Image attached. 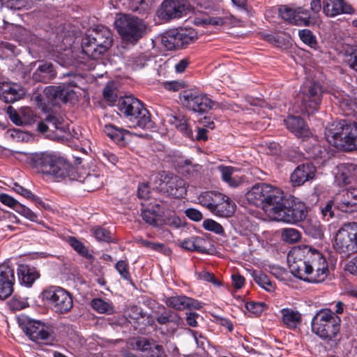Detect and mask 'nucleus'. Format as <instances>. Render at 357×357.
<instances>
[{
	"mask_svg": "<svg viewBox=\"0 0 357 357\" xmlns=\"http://www.w3.org/2000/svg\"><path fill=\"white\" fill-rule=\"evenodd\" d=\"M224 195L219 192L213 191H208L202 192L198 197L199 203L208 208L211 212L220 201L223 200Z\"/></svg>",
	"mask_w": 357,
	"mask_h": 357,
	"instance_id": "obj_33",
	"label": "nucleus"
},
{
	"mask_svg": "<svg viewBox=\"0 0 357 357\" xmlns=\"http://www.w3.org/2000/svg\"><path fill=\"white\" fill-rule=\"evenodd\" d=\"M187 10L185 0H165L162 3L159 16L165 20L178 18L186 14Z\"/></svg>",
	"mask_w": 357,
	"mask_h": 357,
	"instance_id": "obj_17",
	"label": "nucleus"
},
{
	"mask_svg": "<svg viewBox=\"0 0 357 357\" xmlns=\"http://www.w3.org/2000/svg\"><path fill=\"white\" fill-rule=\"evenodd\" d=\"M115 268L121 276L126 280H130V275L128 271V264L124 260H120L116 262Z\"/></svg>",
	"mask_w": 357,
	"mask_h": 357,
	"instance_id": "obj_60",
	"label": "nucleus"
},
{
	"mask_svg": "<svg viewBox=\"0 0 357 357\" xmlns=\"http://www.w3.org/2000/svg\"><path fill=\"white\" fill-rule=\"evenodd\" d=\"M335 207L340 211L352 213L357 211V188L343 192L340 199L336 201Z\"/></svg>",
	"mask_w": 357,
	"mask_h": 357,
	"instance_id": "obj_21",
	"label": "nucleus"
},
{
	"mask_svg": "<svg viewBox=\"0 0 357 357\" xmlns=\"http://www.w3.org/2000/svg\"><path fill=\"white\" fill-rule=\"evenodd\" d=\"M156 321L161 325L172 323L178 326L180 324L181 318L177 313L169 310H165L162 312L158 314Z\"/></svg>",
	"mask_w": 357,
	"mask_h": 357,
	"instance_id": "obj_41",
	"label": "nucleus"
},
{
	"mask_svg": "<svg viewBox=\"0 0 357 357\" xmlns=\"http://www.w3.org/2000/svg\"><path fill=\"white\" fill-rule=\"evenodd\" d=\"M299 37L301 40L311 47H315L317 42L312 32L308 29H303L299 31Z\"/></svg>",
	"mask_w": 357,
	"mask_h": 357,
	"instance_id": "obj_55",
	"label": "nucleus"
},
{
	"mask_svg": "<svg viewBox=\"0 0 357 357\" xmlns=\"http://www.w3.org/2000/svg\"><path fill=\"white\" fill-rule=\"evenodd\" d=\"M56 77V70L50 62H43L38 66L32 75V79L38 82L47 83Z\"/></svg>",
	"mask_w": 357,
	"mask_h": 357,
	"instance_id": "obj_26",
	"label": "nucleus"
},
{
	"mask_svg": "<svg viewBox=\"0 0 357 357\" xmlns=\"http://www.w3.org/2000/svg\"><path fill=\"white\" fill-rule=\"evenodd\" d=\"M225 23L223 18L220 17H206L204 18H196V24H212L222 25Z\"/></svg>",
	"mask_w": 357,
	"mask_h": 357,
	"instance_id": "obj_58",
	"label": "nucleus"
},
{
	"mask_svg": "<svg viewBox=\"0 0 357 357\" xmlns=\"http://www.w3.org/2000/svg\"><path fill=\"white\" fill-rule=\"evenodd\" d=\"M302 255H303V257L305 259L307 264L310 265L316 261H322V258L324 256L319 252H318L315 249H312L311 248H305L303 250H301Z\"/></svg>",
	"mask_w": 357,
	"mask_h": 357,
	"instance_id": "obj_50",
	"label": "nucleus"
},
{
	"mask_svg": "<svg viewBox=\"0 0 357 357\" xmlns=\"http://www.w3.org/2000/svg\"><path fill=\"white\" fill-rule=\"evenodd\" d=\"M316 167L310 162L298 165L291 174V182L294 186H301L306 181L314 178Z\"/></svg>",
	"mask_w": 357,
	"mask_h": 357,
	"instance_id": "obj_19",
	"label": "nucleus"
},
{
	"mask_svg": "<svg viewBox=\"0 0 357 357\" xmlns=\"http://www.w3.org/2000/svg\"><path fill=\"white\" fill-rule=\"evenodd\" d=\"M146 353L151 357H161L163 354L162 346L153 340V345L149 346Z\"/></svg>",
	"mask_w": 357,
	"mask_h": 357,
	"instance_id": "obj_62",
	"label": "nucleus"
},
{
	"mask_svg": "<svg viewBox=\"0 0 357 357\" xmlns=\"http://www.w3.org/2000/svg\"><path fill=\"white\" fill-rule=\"evenodd\" d=\"M310 277L309 281L314 282H321L324 281L327 275L328 264L326 259L322 258V261H318L309 265Z\"/></svg>",
	"mask_w": 357,
	"mask_h": 357,
	"instance_id": "obj_29",
	"label": "nucleus"
},
{
	"mask_svg": "<svg viewBox=\"0 0 357 357\" xmlns=\"http://www.w3.org/2000/svg\"><path fill=\"white\" fill-rule=\"evenodd\" d=\"M112 42L111 31L105 26L98 27L83 39L81 53L96 58L105 53L112 46Z\"/></svg>",
	"mask_w": 357,
	"mask_h": 357,
	"instance_id": "obj_6",
	"label": "nucleus"
},
{
	"mask_svg": "<svg viewBox=\"0 0 357 357\" xmlns=\"http://www.w3.org/2000/svg\"><path fill=\"white\" fill-rule=\"evenodd\" d=\"M6 113L10 119L16 125L20 126L23 123V121L20 118L17 111L12 107L8 106L6 109Z\"/></svg>",
	"mask_w": 357,
	"mask_h": 357,
	"instance_id": "obj_64",
	"label": "nucleus"
},
{
	"mask_svg": "<svg viewBox=\"0 0 357 357\" xmlns=\"http://www.w3.org/2000/svg\"><path fill=\"white\" fill-rule=\"evenodd\" d=\"M150 60L144 54H140L130 58L127 64L134 70H139L149 65Z\"/></svg>",
	"mask_w": 357,
	"mask_h": 357,
	"instance_id": "obj_47",
	"label": "nucleus"
},
{
	"mask_svg": "<svg viewBox=\"0 0 357 357\" xmlns=\"http://www.w3.org/2000/svg\"><path fill=\"white\" fill-rule=\"evenodd\" d=\"M115 27L125 41L136 43L146 32V25L139 17L131 15H123L116 20Z\"/></svg>",
	"mask_w": 357,
	"mask_h": 357,
	"instance_id": "obj_8",
	"label": "nucleus"
},
{
	"mask_svg": "<svg viewBox=\"0 0 357 357\" xmlns=\"http://www.w3.org/2000/svg\"><path fill=\"white\" fill-rule=\"evenodd\" d=\"M253 279L255 282L266 290L271 291L273 289V285L268 277L261 271H255L253 273Z\"/></svg>",
	"mask_w": 357,
	"mask_h": 357,
	"instance_id": "obj_48",
	"label": "nucleus"
},
{
	"mask_svg": "<svg viewBox=\"0 0 357 357\" xmlns=\"http://www.w3.org/2000/svg\"><path fill=\"white\" fill-rule=\"evenodd\" d=\"M68 243L73 248V249L82 257H84L86 259H91L92 257V255L88 252V250L84 245L76 238L69 237Z\"/></svg>",
	"mask_w": 357,
	"mask_h": 357,
	"instance_id": "obj_54",
	"label": "nucleus"
},
{
	"mask_svg": "<svg viewBox=\"0 0 357 357\" xmlns=\"http://www.w3.org/2000/svg\"><path fill=\"white\" fill-rule=\"evenodd\" d=\"M236 211V204L228 197L224 195L223 200L215 205L211 213L222 218L231 217Z\"/></svg>",
	"mask_w": 357,
	"mask_h": 357,
	"instance_id": "obj_30",
	"label": "nucleus"
},
{
	"mask_svg": "<svg viewBox=\"0 0 357 357\" xmlns=\"http://www.w3.org/2000/svg\"><path fill=\"white\" fill-rule=\"evenodd\" d=\"M132 320L138 325L142 324L144 326L147 324L151 325L152 323L151 322H153V321L150 319L149 315L144 312L142 309L137 306H132L128 310L127 316L119 317L116 321V324L123 326L128 322H131Z\"/></svg>",
	"mask_w": 357,
	"mask_h": 357,
	"instance_id": "obj_22",
	"label": "nucleus"
},
{
	"mask_svg": "<svg viewBox=\"0 0 357 357\" xmlns=\"http://www.w3.org/2000/svg\"><path fill=\"white\" fill-rule=\"evenodd\" d=\"M45 120L49 125L50 131H60L61 133L65 132V128L63 126V120L61 117L49 114L45 118Z\"/></svg>",
	"mask_w": 357,
	"mask_h": 357,
	"instance_id": "obj_51",
	"label": "nucleus"
},
{
	"mask_svg": "<svg viewBox=\"0 0 357 357\" xmlns=\"http://www.w3.org/2000/svg\"><path fill=\"white\" fill-rule=\"evenodd\" d=\"M180 100L184 107L199 113L208 112L214 105L206 94L196 89L183 91L180 94Z\"/></svg>",
	"mask_w": 357,
	"mask_h": 357,
	"instance_id": "obj_13",
	"label": "nucleus"
},
{
	"mask_svg": "<svg viewBox=\"0 0 357 357\" xmlns=\"http://www.w3.org/2000/svg\"><path fill=\"white\" fill-rule=\"evenodd\" d=\"M105 134L116 143H121L125 140V134L128 132L126 130L119 128L113 125L108 124L105 126Z\"/></svg>",
	"mask_w": 357,
	"mask_h": 357,
	"instance_id": "obj_42",
	"label": "nucleus"
},
{
	"mask_svg": "<svg viewBox=\"0 0 357 357\" xmlns=\"http://www.w3.org/2000/svg\"><path fill=\"white\" fill-rule=\"evenodd\" d=\"M159 190L163 194L174 197H183L187 192L186 182L181 177L171 173L160 175Z\"/></svg>",
	"mask_w": 357,
	"mask_h": 357,
	"instance_id": "obj_14",
	"label": "nucleus"
},
{
	"mask_svg": "<svg viewBox=\"0 0 357 357\" xmlns=\"http://www.w3.org/2000/svg\"><path fill=\"white\" fill-rule=\"evenodd\" d=\"M301 238L300 231L294 228H285L281 231V239L282 241L293 244L298 242Z\"/></svg>",
	"mask_w": 357,
	"mask_h": 357,
	"instance_id": "obj_46",
	"label": "nucleus"
},
{
	"mask_svg": "<svg viewBox=\"0 0 357 357\" xmlns=\"http://www.w3.org/2000/svg\"><path fill=\"white\" fill-rule=\"evenodd\" d=\"M45 95L52 101L61 100L67 102V91L61 86H49L44 90Z\"/></svg>",
	"mask_w": 357,
	"mask_h": 357,
	"instance_id": "obj_37",
	"label": "nucleus"
},
{
	"mask_svg": "<svg viewBox=\"0 0 357 357\" xmlns=\"http://www.w3.org/2000/svg\"><path fill=\"white\" fill-rule=\"evenodd\" d=\"M302 255H303V257L305 259L307 264L310 265L316 261H322V258L324 256L319 252H318L315 249H312L311 248H305L303 250H301Z\"/></svg>",
	"mask_w": 357,
	"mask_h": 357,
	"instance_id": "obj_49",
	"label": "nucleus"
},
{
	"mask_svg": "<svg viewBox=\"0 0 357 357\" xmlns=\"http://www.w3.org/2000/svg\"><path fill=\"white\" fill-rule=\"evenodd\" d=\"M153 345V340L146 337H138L135 340V346L139 351L147 352L149 346Z\"/></svg>",
	"mask_w": 357,
	"mask_h": 357,
	"instance_id": "obj_59",
	"label": "nucleus"
},
{
	"mask_svg": "<svg viewBox=\"0 0 357 357\" xmlns=\"http://www.w3.org/2000/svg\"><path fill=\"white\" fill-rule=\"evenodd\" d=\"M0 98L6 102H13L20 100L24 94L22 86L16 83H0Z\"/></svg>",
	"mask_w": 357,
	"mask_h": 357,
	"instance_id": "obj_25",
	"label": "nucleus"
},
{
	"mask_svg": "<svg viewBox=\"0 0 357 357\" xmlns=\"http://www.w3.org/2000/svg\"><path fill=\"white\" fill-rule=\"evenodd\" d=\"M218 171L220 172L222 179L227 183L230 186H238L239 182L231 177L234 168L230 166H225L223 165H219L218 167Z\"/></svg>",
	"mask_w": 357,
	"mask_h": 357,
	"instance_id": "obj_45",
	"label": "nucleus"
},
{
	"mask_svg": "<svg viewBox=\"0 0 357 357\" xmlns=\"http://www.w3.org/2000/svg\"><path fill=\"white\" fill-rule=\"evenodd\" d=\"M77 181L84 183L85 190L89 192L100 188L103 184L102 178L94 174H89L82 180L80 176H77Z\"/></svg>",
	"mask_w": 357,
	"mask_h": 357,
	"instance_id": "obj_40",
	"label": "nucleus"
},
{
	"mask_svg": "<svg viewBox=\"0 0 357 357\" xmlns=\"http://www.w3.org/2000/svg\"><path fill=\"white\" fill-rule=\"evenodd\" d=\"M323 86L314 81H307L301 87L302 109L308 114L317 112L321 102Z\"/></svg>",
	"mask_w": 357,
	"mask_h": 357,
	"instance_id": "obj_12",
	"label": "nucleus"
},
{
	"mask_svg": "<svg viewBox=\"0 0 357 357\" xmlns=\"http://www.w3.org/2000/svg\"><path fill=\"white\" fill-rule=\"evenodd\" d=\"M31 161L35 167L44 174L51 175L55 179L68 178L78 180L75 168L65 158L52 153H40L32 154Z\"/></svg>",
	"mask_w": 357,
	"mask_h": 357,
	"instance_id": "obj_1",
	"label": "nucleus"
},
{
	"mask_svg": "<svg viewBox=\"0 0 357 357\" xmlns=\"http://www.w3.org/2000/svg\"><path fill=\"white\" fill-rule=\"evenodd\" d=\"M266 306V304L264 303H256L253 301L248 302L245 304L246 309L255 314H259L261 313L264 307Z\"/></svg>",
	"mask_w": 357,
	"mask_h": 357,
	"instance_id": "obj_61",
	"label": "nucleus"
},
{
	"mask_svg": "<svg viewBox=\"0 0 357 357\" xmlns=\"http://www.w3.org/2000/svg\"><path fill=\"white\" fill-rule=\"evenodd\" d=\"M197 39V33L192 28L172 29L161 36V43L167 50L184 48Z\"/></svg>",
	"mask_w": 357,
	"mask_h": 357,
	"instance_id": "obj_10",
	"label": "nucleus"
},
{
	"mask_svg": "<svg viewBox=\"0 0 357 357\" xmlns=\"http://www.w3.org/2000/svg\"><path fill=\"white\" fill-rule=\"evenodd\" d=\"M165 304L176 310L185 309H200L202 305L199 301L185 296H174L166 298Z\"/></svg>",
	"mask_w": 357,
	"mask_h": 357,
	"instance_id": "obj_24",
	"label": "nucleus"
},
{
	"mask_svg": "<svg viewBox=\"0 0 357 357\" xmlns=\"http://www.w3.org/2000/svg\"><path fill=\"white\" fill-rule=\"evenodd\" d=\"M323 12L330 17H334L338 15L351 14L354 8L344 0H323Z\"/></svg>",
	"mask_w": 357,
	"mask_h": 357,
	"instance_id": "obj_20",
	"label": "nucleus"
},
{
	"mask_svg": "<svg viewBox=\"0 0 357 357\" xmlns=\"http://www.w3.org/2000/svg\"><path fill=\"white\" fill-rule=\"evenodd\" d=\"M73 307V296L64 289L61 291V295L57 298L52 309L56 313L64 314L70 311Z\"/></svg>",
	"mask_w": 357,
	"mask_h": 357,
	"instance_id": "obj_32",
	"label": "nucleus"
},
{
	"mask_svg": "<svg viewBox=\"0 0 357 357\" xmlns=\"http://www.w3.org/2000/svg\"><path fill=\"white\" fill-rule=\"evenodd\" d=\"M204 241V239L199 236H192L183 240L181 243V246L188 251L194 252L197 251L200 253H206V249L201 245V243Z\"/></svg>",
	"mask_w": 357,
	"mask_h": 357,
	"instance_id": "obj_39",
	"label": "nucleus"
},
{
	"mask_svg": "<svg viewBox=\"0 0 357 357\" xmlns=\"http://www.w3.org/2000/svg\"><path fill=\"white\" fill-rule=\"evenodd\" d=\"M203 227L208 231H213L217 234H223L224 229L218 222L212 219H206L203 222Z\"/></svg>",
	"mask_w": 357,
	"mask_h": 357,
	"instance_id": "obj_56",
	"label": "nucleus"
},
{
	"mask_svg": "<svg viewBox=\"0 0 357 357\" xmlns=\"http://www.w3.org/2000/svg\"><path fill=\"white\" fill-rule=\"evenodd\" d=\"M307 215V208L303 202L287 197L282 193L281 200L272 208L271 216L276 221L296 225L304 221Z\"/></svg>",
	"mask_w": 357,
	"mask_h": 357,
	"instance_id": "obj_4",
	"label": "nucleus"
},
{
	"mask_svg": "<svg viewBox=\"0 0 357 357\" xmlns=\"http://www.w3.org/2000/svg\"><path fill=\"white\" fill-rule=\"evenodd\" d=\"M265 39L278 47H282L289 43V36L280 33L266 35Z\"/></svg>",
	"mask_w": 357,
	"mask_h": 357,
	"instance_id": "obj_52",
	"label": "nucleus"
},
{
	"mask_svg": "<svg viewBox=\"0 0 357 357\" xmlns=\"http://www.w3.org/2000/svg\"><path fill=\"white\" fill-rule=\"evenodd\" d=\"M162 209L159 204H153L141 210V217L143 220L149 225L155 227L163 225L162 215Z\"/></svg>",
	"mask_w": 357,
	"mask_h": 357,
	"instance_id": "obj_23",
	"label": "nucleus"
},
{
	"mask_svg": "<svg viewBox=\"0 0 357 357\" xmlns=\"http://www.w3.org/2000/svg\"><path fill=\"white\" fill-rule=\"evenodd\" d=\"M10 307L13 310H20L28 306V303L23 299L13 297L9 303Z\"/></svg>",
	"mask_w": 357,
	"mask_h": 357,
	"instance_id": "obj_63",
	"label": "nucleus"
},
{
	"mask_svg": "<svg viewBox=\"0 0 357 357\" xmlns=\"http://www.w3.org/2000/svg\"><path fill=\"white\" fill-rule=\"evenodd\" d=\"M301 250L289 254L287 261L290 272L299 279L308 280L310 277L309 264L303 257Z\"/></svg>",
	"mask_w": 357,
	"mask_h": 357,
	"instance_id": "obj_16",
	"label": "nucleus"
},
{
	"mask_svg": "<svg viewBox=\"0 0 357 357\" xmlns=\"http://www.w3.org/2000/svg\"><path fill=\"white\" fill-rule=\"evenodd\" d=\"M91 306L98 313L111 314L114 312V306L112 303L105 301L99 298H93L91 301Z\"/></svg>",
	"mask_w": 357,
	"mask_h": 357,
	"instance_id": "obj_44",
	"label": "nucleus"
},
{
	"mask_svg": "<svg viewBox=\"0 0 357 357\" xmlns=\"http://www.w3.org/2000/svg\"><path fill=\"white\" fill-rule=\"evenodd\" d=\"M334 247L346 256L357 252V222L346 223L338 229Z\"/></svg>",
	"mask_w": 357,
	"mask_h": 357,
	"instance_id": "obj_9",
	"label": "nucleus"
},
{
	"mask_svg": "<svg viewBox=\"0 0 357 357\" xmlns=\"http://www.w3.org/2000/svg\"><path fill=\"white\" fill-rule=\"evenodd\" d=\"M93 236L99 241L111 242L112 238L110 231L100 227H94L91 229Z\"/></svg>",
	"mask_w": 357,
	"mask_h": 357,
	"instance_id": "obj_53",
	"label": "nucleus"
},
{
	"mask_svg": "<svg viewBox=\"0 0 357 357\" xmlns=\"http://www.w3.org/2000/svg\"><path fill=\"white\" fill-rule=\"evenodd\" d=\"M305 232L314 238H321L324 236L322 225L315 218H309L303 222Z\"/></svg>",
	"mask_w": 357,
	"mask_h": 357,
	"instance_id": "obj_36",
	"label": "nucleus"
},
{
	"mask_svg": "<svg viewBox=\"0 0 357 357\" xmlns=\"http://www.w3.org/2000/svg\"><path fill=\"white\" fill-rule=\"evenodd\" d=\"M22 329L29 338L37 344L52 345L56 340L53 326L40 321H29Z\"/></svg>",
	"mask_w": 357,
	"mask_h": 357,
	"instance_id": "obj_11",
	"label": "nucleus"
},
{
	"mask_svg": "<svg viewBox=\"0 0 357 357\" xmlns=\"http://www.w3.org/2000/svg\"><path fill=\"white\" fill-rule=\"evenodd\" d=\"M278 14L283 20L292 24L307 26L310 24V12L302 7L293 8L282 5L278 8Z\"/></svg>",
	"mask_w": 357,
	"mask_h": 357,
	"instance_id": "obj_15",
	"label": "nucleus"
},
{
	"mask_svg": "<svg viewBox=\"0 0 357 357\" xmlns=\"http://www.w3.org/2000/svg\"><path fill=\"white\" fill-rule=\"evenodd\" d=\"M82 50L80 52L75 50H68L63 54L61 56L62 60L61 64L64 66H77L81 61L80 59H84L79 55V53L83 54Z\"/></svg>",
	"mask_w": 357,
	"mask_h": 357,
	"instance_id": "obj_43",
	"label": "nucleus"
},
{
	"mask_svg": "<svg viewBox=\"0 0 357 357\" xmlns=\"http://www.w3.org/2000/svg\"><path fill=\"white\" fill-rule=\"evenodd\" d=\"M118 108L130 123V127L143 129L152 128L150 113L138 99L132 96L121 98L119 100Z\"/></svg>",
	"mask_w": 357,
	"mask_h": 357,
	"instance_id": "obj_3",
	"label": "nucleus"
},
{
	"mask_svg": "<svg viewBox=\"0 0 357 357\" xmlns=\"http://www.w3.org/2000/svg\"><path fill=\"white\" fill-rule=\"evenodd\" d=\"M356 169L357 167L356 165L350 163L338 165L337 167V172L335 174V182L340 186L350 183Z\"/></svg>",
	"mask_w": 357,
	"mask_h": 357,
	"instance_id": "obj_28",
	"label": "nucleus"
},
{
	"mask_svg": "<svg viewBox=\"0 0 357 357\" xmlns=\"http://www.w3.org/2000/svg\"><path fill=\"white\" fill-rule=\"evenodd\" d=\"M340 318L330 310L318 312L312 321V331L325 340H332L340 328Z\"/></svg>",
	"mask_w": 357,
	"mask_h": 357,
	"instance_id": "obj_7",
	"label": "nucleus"
},
{
	"mask_svg": "<svg viewBox=\"0 0 357 357\" xmlns=\"http://www.w3.org/2000/svg\"><path fill=\"white\" fill-rule=\"evenodd\" d=\"M283 192L267 183H257L246 193L247 200L256 206L261 207L271 215L272 208L281 200Z\"/></svg>",
	"mask_w": 357,
	"mask_h": 357,
	"instance_id": "obj_5",
	"label": "nucleus"
},
{
	"mask_svg": "<svg viewBox=\"0 0 357 357\" xmlns=\"http://www.w3.org/2000/svg\"><path fill=\"white\" fill-rule=\"evenodd\" d=\"M17 274L21 283L27 287H31L39 277V274L33 268H30L26 265L19 266Z\"/></svg>",
	"mask_w": 357,
	"mask_h": 357,
	"instance_id": "obj_35",
	"label": "nucleus"
},
{
	"mask_svg": "<svg viewBox=\"0 0 357 357\" xmlns=\"http://www.w3.org/2000/svg\"><path fill=\"white\" fill-rule=\"evenodd\" d=\"M287 128L298 137H306L310 130L304 120L299 116H290L284 120Z\"/></svg>",
	"mask_w": 357,
	"mask_h": 357,
	"instance_id": "obj_27",
	"label": "nucleus"
},
{
	"mask_svg": "<svg viewBox=\"0 0 357 357\" xmlns=\"http://www.w3.org/2000/svg\"><path fill=\"white\" fill-rule=\"evenodd\" d=\"M14 271L8 265H0V299L9 297L13 291Z\"/></svg>",
	"mask_w": 357,
	"mask_h": 357,
	"instance_id": "obj_18",
	"label": "nucleus"
},
{
	"mask_svg": "<svg viewBox=\"0 0 357 357\" xmlns=\"http://www.w3.org/2000/svg\"><path fill=\"white\" fill-rule=\"evenodd\" d=\"M64 289L57 286H50L43 290L40 294L42 301L52 308L57 300L59 296L61 295V291Z\"/></svg>",
	"mask_w": 357,
	"mask_h": 357,
	"instance_id": "obj_38",
	"label": "nucleus"
},
{
	"mask_svg": "<svg viewBox=\"0 0 357 357\" xmlns=\"http://www.w3.org/2000/svg\"><path fill=\"white\" fill-rule=\"evenodd\" d=\"M168 122L186 137L189 138L194 137V134L190 127L188 119L185 116L181 114H171L168 116Z\"/></svg>",
	"mask_w": 357,
	"mask_h": 357,
	"instance_id": "obj_31",
	"label": "nucleus"
},
{
	"mask_svg": "<svg viewBox=\"0 0 357 357\" xmlns=\"http://www.w3.org/2000/svg\"><path fill=\"white\" fill-rule=\"evenodd\" d=\"M15 46L10 43L0 40V56L6 58L14 54Z\"/></svg>",
	"mask_w": 357,
	"mask_h": 357,
	"instance_id": "obj_57",
	"label": "nucleus"
},
{
	"mask_svg": "<svg viewBox=\"0 0 357 357\" xmlns=\"http://www.w3.org/2000/svg\"><path fill=\"white\" fill-rule=\"evenodd\" d=\"M325 137L335 147L344 151L357 149V122L347 120L334 121L326 128Z\"/></svg>",
	"mask_w": 357,
	"mask_h": 357,
	"instance_id": "obj_2",
	"label": "nucleus"
},
{
	"mask_svg": "<svg viewBox=\"0 0 357 357\" xmlns=\"http://www.w3.org/2000/svg\"><path fill=\"white\" fill-rule=\"evenodd\" d=\"M282 319L283 324L290 329H295L301 324V314L290 308L281 310Z\"/></svg>",
	"mask_w": 357,
	"mask_h": 357,
	"instance_id": "obj_34",
	"label": "nucleus"
}]
</instances>
